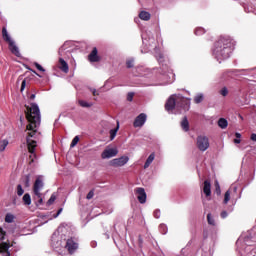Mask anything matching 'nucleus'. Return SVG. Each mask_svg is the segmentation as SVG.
I'll list each match as a JSON object with an SVG mask.
<instances>
[{
	"label": "nucleus",
	"instance_id": "nucleus-47",
	"mask_svg": "<svg viewBox=\"0 0 256 256\" xmlns=\"http://www.w3.org/2000/svg\"><path fill=\"white\" fill-rule=\"evenodd\" d=\"M60 213H63V208H60L56 214H54V219H57L59 217Z\"/></svg>",
	"mask_w": 256,
	"mask_h": 256
},
{
	"label": "nucleus",
	"instance_id": "nucleus-20",
	"mask_svg": "<svg viewBox=\"0 0 256 256\" xmlns=\"http://www.w3.org/2000/svg\"><path fill=\"white\" fill-rule=\"evenodd\" d=\"M153 161H155V153H152L148 156L145 164H144V169H149L151 163H153Z\"/></svg>",
	"mask_w": 256,
	"mask_h": 256
},
{
	"label": "nucleus",
	"instance_id": "nucleus-6",
	"mask_svg": "<svg viewBox=\"0 0 256 256\" xmlns=\"http://www.w3.org/2000/svg\"><path fill=\"white\" fill-rule=\"evenodd\" d=\"M2 38L3 40L8 43L9 50L13 55L16 57H21V52H19V47H17V44H15V40L11 38V35H9V32H7V28H2Z\"/></svg>",
	"mask_w": 256,
	"mask_h": 256
},
{
	"label": "nucleus",
	"instance_id": "nucleus-3",
	"mask_svg": "<svg viewBox=\"0 0 256 256\" xmlns=\"http://www.w3.org/2000/svg\"><path fill=\"white\" fill-rule=\"evenodd\" d=\"M191 108V99L182 95H172L168 98L165 109L168 113H185Z\"/></svg>",
	"mask_w": 256,
	"mask_h": 256
},
{
	"label": "nucleus",
	"instance_id": "nucleus-23",
	"mask_svg": "<svg viewBox=\"0 0 256 256\" xmlns=\"http://www.w3.org/2000/svg\"><path fill=\"white\" fill-rule=\"evenodd\" d=\"M181 128L183 129V131H189V120H187V117H184L181 121Z\"/></svg>",
	"mask_w": 256,
	"mask_h": 256
},
{
	"label": "nucleus",
	"instance_id": "nucleus-28",
	"mask_svg": "<svg viewBox=\"0 0 256 256\" xmlns=\"http://www.w3.org/2000/svg\"><path fill=\"white\" fill-rule=\"evenodd\" d=\"M204 96L203 93H199L194 97V103L199 104L203 101Z\"/></svg>",
	"mask_w": 256,
	"mask_h": 256
},
{
	"label": "nucleus",
	"instance_id": "nucleus-8",
	"mask_svg": "<svg viewBox=\"0 0 256 256\" xmlns=\"http://www.w3.org/2000/svg\"><path fill=\"white\" fill-rule=\"evenodd\" d=\"M51 241L52 248L57 253H61V249H65V239L63 240V237L57 235V233L52 235Z\"/></svg>",
	"mask_w": 256,
	"mask_h": 256
},
{
	"label": "nucleus",
	"instance_id": "nucleus-40",
	"mask_svg": "<svg viewBox=\"0 0 256 256\" xmlns=\"http://www.w3.org/2000/svg\"><path fill=\"white\" fill-rule=\"evenodd\" d=\"M34 65L36 69H38V71H42V73H45V70L43 69V66H41V64L35 62Z\"/></svg>",
	"mask_w": 256,
	"mask_h": 256
},
{
	"label": "nucleus",
	"instance_id": "nucleus-14",
	"mask_svg": "<svg viewBox=\"0 0 256 256\" xmlns=\"http://www.w3.org/2000/svg\"><path fill=\"white\" fill-rule=\"evenodd\" d=\"M136 195L139 203L143 204L147 202V193H145L144 188H137Z\"/></svg>",
	"mask_w": 256,
	"mask_h": 256
},
{
	"label": "nucleus",
	"instance_id": "nucleus-37",
	"mask_svg": "<svg viewBox=\"0 0 256 256\" xmlns=\"http://www.w3.org/2000/svg\"><path fill=\"white\" fill-rule=\"evenodd\" d=\"M250 239H253V237L249 236V235H246L244 237V243H245V245H247V247H251V243L249 242Z\"/></svg>",
	"mask_w": 256,
	"mask_h": 256
},
{
	"label": "nucleus",
	"instance_id": "nucleus-30",
	"mask_svg": "<svg viewBox=\"0 0 256 256\" xmlns=\"http://www.w3.org/2000/svg\"><path fill=\"white\" fill-rule=\"evenodd\" d=\"M159 231L162 235H167V231H168V228H167V225L165 224H160L159 226Z\"/></svg>",
	"mask_w": 256,
	"mask_h": 256
},
{
	"label": "nucleus",
	"instance_id": "nucleus-50",
	"mask_svg": "<svg viewBox=\"0 0 256 256\" xmlns=\"http://www.w3.org/2000/svg\"><path fill=\"white\" fill-rule=\"evenodd\" d=\"M251 141H256V134L252 133L250 136Z\"/></svg>",
	"mask_w": 256,
	"mask_h": 256
},
{
	"label": "nucleus",
	"instance_id": "nucleus-43",
	"mask_svg": "<svg viewBox=\"0 0 256 256\" xmlns=\"http://www.w3.org/2000/svg\"><path fill=\"white\" fill-rule=\"evenodd\" d=\"M5 231L3 230V228H0V241H3V239H5Z\"/></svg>",
	"mask_w": 256,
	"mask_h": 256
},
{
	"label": "nucleus",
	"instance_id": "nucleus-56",
	"mask_svg": "<svg viewBox=\"0 0 256 256\" xmlns=\"http://www.w3.org/2000/svg\"><path fill=\"white\" fill-rule=\"evenodd\" d=\"M33 73H35V75H37L38 77H41V75H39L36 71H33Z\"/></svg>",
	"mask_w": 256,
	"mask_h": 256
},
{
	"label": "nucleus",
	"instance_id": "nucleus-11",
	"mask_svg": "<svg viewBox=\"0 0 256 256\" xmlns=\"http://www.w3.org/2000/svg\"><path fill=\"white\" fill-rule=\"evenodd\" d=\"M64 249H67L70 254H73L74 251H77V249H79V244H77V242H74L73 238H70L64 242Z\"/></svg>",
	"mask_w": 256,
	"mask_h": 256
},
{
	"label": "nucleus",
	"instance_id": "nucleus-55",
	"mask_svg": "<svg viewBox=\"0 0 256 256\" xmlns=\"http://www.w3.org/2000/svg\"><path fill=\"white\" fill-rule=\"evenodd\" d=\"M89 91H90L91 93H93V91H97V89H95V88H89Z\"/></svg>",
	"mask_w": 256,
	"mask_h": 256
},
{
	"label": "nucleus",
	"instance_id": "nucleus-33",
	"mask_svg": "<svg viewBox=\"0 0 256 256\" xmlns=\"http://www.w3.org/2000/svg\"><path fill=\"white\" fill-rule=\"evenodd\" d=\"M194 33H195V35H204L205 29L201 28V27H198V28L195 29Z\"/></svg>",
	"mask_w": 256,
	"mask_h": 256
},
{
	"label": "nucleus",
	"instance_id": "nucleus-52",
	"mask_svg": "<svg viewBox=\"0 0 256 256\" xmlns=\"http://www.w3.org/2000/svg\"><path fill=\"white\" fill-rule=\"evenodd\" d=\"M91 247H92L93 249H95V247H97V242H96V241H92V242H91Z\"/></svg>",
	"mask_w": 256,
	"mask_h": 256
},
{
	"label": "nucleus",
	"instance_id": "nucleus-10",
	"mask_svg": "<svg viewBox=\"0 0 256 256\" xmlns=\"http://www.w3.org/2000/svg\"><path fill=\"white\" fill-rule=\"evenodd\" d=\"M127 163H129L128 156H122L110 161L111 167H124V165H127Z\"/></svg>",
	"mask_w": 256,
	"mask_h": 256
},
{
	"label": "nucleus",
	"instance_id": "nucleus-19",
	"mask_svg": "<svg viewBox=\"0 0 256 256\" xmlns=\"http://www.w3.org/2000/svg\"><path fill=\"white\" fill-rule=\"evenodd\" d=\"M0 251L3 253V256H11V252H9V244L7 243L0 244Z\"/></svg>",
	"mask_w": 256,
	"mask_h": 256
},
{
	"label": "nucleus",
	"instance_id": "nucleus-39",
	"mask_svg": "<svg viewBox=\"0 0 256 256\" xmlns=\"http://www.w3.org/2000/svg\"><path fill=\"white\" fill-rule=\"evenodd\" d=\"M55 199H57V196H55V194H52L49 200L47 201V205H53V203H55Z\"/></svg>",
	"mask_w": 256,
	"mask_h": 256
},
{
	"label": "nucleus",
	"instance_id": "nucleus-58",
	"mask_svg": "<svg viewBox=\"0 0 256 256\" xmlns=\"http://www.w3.org/2000/svg\"><path fill=\"white\" fill-rule=\"evenodd\" d=\"M240 241H241V238H239V239H238V241H237V245H239Z\"/></svg>",
	"mask_w": 256,
	"mask_h": 256
},
{
	"label": "nucleus",
	"instance_id": "nucleus-53",
	"mask_svg": "<svg viewBox=\"0 0 256 256\" xmlns=\"http://www.w3.org/2000/svg\"><path fill=\"white\" fill-rule=\"evenodd\" d=\"M235 137H236V139H241V133L236 132V133H235Z\"/></svg>",
	"mask_w": 256,
	"mask_h": 256
},
{
	"label": "nucleus",
	"instance_id": "nucleus-35",
	"mask_svg": "<svg viewBox=\"0 0 256 256\" xmlns=\"http://www.w3.org/2000/svg\"><path fill=\"white\" fill-rule=\"evenodd\" d=\"M220 95H222V97H227V95H229V90L227 87H224L220 90Z\"/></svg>",
	"mask_w": 256,
	"mask_h": 256
},
{
	"label": "nucleus",
	"instance_id": "nucleus-15",
	"mask_svg": "<svg viewBox=\"0 0 256 256\" xmlns=\"http://www.w3.org/2000/svg\"><path fill=\"white\" fill-rule=\"evenodd\" d=\"M88 59L91 63H97L99 61V55H97V48H93L88 56Z\"/></svg>",
	"mask_w": 256,
	"mask_h": 256
},
{
	"label": "nucleus",
	"instance_id": "nucleus-5",
	"mask_svg": "<svg viewBox=\"0 0 256 256\" xmlns=\"http://www.w3.org/2000/svg\"><path fill=\"white\" fill-rule=\"evenodd\" d=\"M218 231L219 230L217 228H209V229L204 230L203 237L206 241H207V239H210L211 244H210L209 248L205 247V245L203 246L202 250L208 251V253L203 254V256H213V253H215V243H217Z\"/></svg>",
	"mask_w": 256,
	"mask_h": 256
},
{
	"label": "nucleus",
	"instance_id": "nucleus-36",
	"mask_svg": "<svg viewBox=\"0 0 256 256\" xmlns=\"http://www.w3.org/2000/svg\"><path fill=\"white\" fill-rule=\"evenodd\" d=\"M23 193H25V190H23V186H21V184H19V185L17 186V195H18L19 197H21V195H23Z\"/></svg>",
	"mask_w": 256,
	"mask_h": 256
},
{
	"label": "nucleus",
	"instance_id": "nucleus-44",
	"mask_svg": "<svg viewBox=\"0 0 256 256\" xmlns=\"http://www.w3.org/2000/svg\"><path fill=\"white\" fill-rule=\"evenodd\" d=\"M26 85H27V81H26V80H23V81H22V84H21V89H20V91H25Z\"/></svg>",
	"mask_w": 256,
	"mask_h": 256
},
{
	"label": "nucleus",
	"instance_id": "nucleus-51",
	"mask_svg": "<svg viewBox=\"0 0 256 256\" xmlns=\"http://www.w3.org/2000/svg\"><path fill=\"white\" fill-rule=\"evenodd\" d=\"M234 143H235L236 145H239V143H241V138H236V139H234Z\"/></svg>",
	"mask_w": 256,
	"mask_h": 256
},
{
	"label": "nucleus",
	"instance_id": "nucleus-16",
	"mask_svg": "<svg viewBox=\"0 0 256 256\" xmlns=\"http://www.w3.org/2000/svg\"><path fill=\"white\" fill-rule=\"evenodd\" d=\"M59 69H61L63 73H69V64H67L63 58H59Z\"/></svg>",
	"mask_w": 256,
	"mask_h": 256
},
{
	"label": "nucleus",
	"instance_id": "nucleus-38",
	"mask_svg": "<svg viewBox=\"0 0 256 256\" xmlns=\"http://www.w3.org/2000/svg\"><path fill=\"white\" fill-rule=\"evenodd\" d=\"M79 143V136H75L70 144V147L73 148Z\"/></svg>",
	"mask_w": 256,
	"mask_h": 256
},
{
	"label": "nucleus",
	"instance_id": "nucleus-21",
	"mask_svg": "<svg viewBox=\"0 0 256 256\" xmlns=\"http://www.w3.org/2000/svg\"><path fill=\"white\" fill-rule=\"evenodd\" d=\"M207 222H208V225L212 226V229H217V227H215L217 223L215 222V218L211 213L207 214Z\"/></svg>",
	"mask_w": 256,
	"mask_h": 256
},
{
	"label": "nucleus",
	"instance_id": "nucleus-32",
	"mask_svg": "<svg viewBox=\"0 0 256 256\" xmlns=\"http://www.w3.org/2000/svg\"><path fill=\"white\" fill-rule=\"evenodd\" d=\"M15 219V216H13V214H7L6 217H5V222L6 223H13Z\"/></svg>",
	"mask_w": 256,
	"mask_h": 256
},
{
	"label": "nucleus",
	"instance_id": "nucleus-1",
	"mask_svg": "<svg viewBox=\"0 0 256 256\" xmlns=\"http://www.w3.org/2000/svg\"><path fill=\"white\" fill-rule=\"evenodd\" d=\"M26 119L29 123L27 125L28 136L26 138V143L30 159L33 163L37 157L35 154L37 139H39V136L41 135V133L37 131V129H39V125H41V111L39 110V105L32 103L31 107L27 108Z\"/></svg>",
	"mask_w": 256,
	"mask_h": 256
},
{
	"label": "nucleus",
	"instance_id": "nucleus-7",
	"mask_svg": "<svg viewBox=\"0 0 256 256\" xmlns=\"http://www.w3.org/2000/svg\"><path fill=\"white\" fill-rule=\"evenodd\" d=\"M44 183H43V180L41 179V177H38L36 180H35V183H34V186H33V193L35 195V197H37L38 199V203L41 205L43 204V194H41V190L43 189L44 187Z\"/></svg>",
	"mask_w": 256,
	"mask_h": 256
},
{
	"label": "nucleus",
	"instance_id": "nucleus-9",
	"mask_svg": "<svg viewBox=\"0 0 256 256\" xmlns=\"http://www.w3.org/2000/svg\"><path fill=\"white\" fill-rule=\"evenodd\" d=\"M196 145L199 151H207L209 149V138L205 136H198Z\"/></svg>",
	"mask_w": 256,
	"mask_h": 256
},
{
	"label": "nucleus",
	"instance_id": "nucleus-59",
	"mask_svg": "<svg viewBox=\"0 0 256 256\" xmlns=\"http://www.w3.org/2000/svg\"><path fill=\"white\" fill-rule=\"evenodd\" d=\"M34 97H35V94H32V95H31V99H33Z\"/></svg>",
	"mask_w": 256,
	"mask_h": 256
},
{
	"label": "nucleus",
	"instance_id": "nucleus-18",
	"mask_svg": "<svg viewBox=\"0 0 256 256\" xmlns=\"http://www.w3.org/2000/svg\"><path fill=\"white\" fill-rule=\"evenodd\" d=\"M138 17L139 19H141V21H149L151 19V13H149L148 11L142 10L140 11Z\"/></svg>",
	"mask_w": 256,
	"mask_h": 256
},
{
	"label": "nucleus",
	"instance_id": "nucleus-45",
	"mask_svg": "<svg viewBox=\"0 0 256 256\" xmlns=\"http://www.w3.org/2000/svg\"><path fill=\"white\" fill-rule=\"evenodd\" d=\"M134 95H135V94H134L133 92L128 93L127 100H128V101H133Z\"/></svg>",
	"mask_w": 256,
	"mask_h": 256
},
{
	"label": "nucleus",
	"instance_id": "nucleus-31",
	"mask_svg": "<svg viewBox=\"0 0 256 256\" xmlns=\"http://www.w3.org/2000/svg\"><path fill=\"white\" fill-rule=\"evenodd\" d=\"M78 103H79L80 107H93L92 103H88L85 100H79Z\"/></svg>",
	"mask_w": 256,
	"mask_h": 256
},
{
	"label": "nucleus",
	"instance_id": "nucleus-27",
	"mask_svg": "<svg viewBox=\"0 0 256 256\" xmlns=\"http://www.w3.org/2000/svg\"><path fill=\"white\" fill-rule=\"evenodd\" d=\"M67 50V43L63 44L59 50H58V54L60 55V57H64L65 56V51Z\"/></svg>",
	"mask_w": 256,
	"mask_h": 256
},
{
	"label": "nucleus",
	"instance_id": "nucleus-49",
	"mask_svg": "<svg viewBox=\"0 0 256 256\" xmlns=\"http://www.w3.org/2000/svg\"><path fill=\"white\" fill-rule=\"evenodd\" d=\"M92 94L94 97H99V91L97 90H93Z\"/></svg>",
	"mask_w": 256,
	"mask_h": 256
},
{
	"label": "nucleus",
	"instance_id": "nucleus-60",
	"mask_svg": "<svg viewBox=\"0 0 256 256\" xmlns=\"http://www.w3.org/2000/svg\"><path fill=\"white\" fill-rule=\"evenodd\" d=\"M234 191H237V187L234 188Z\"/></svg>",
	"mask_w": 256,
	"mask_h": 256
},
{
	"label": "nucleus",
	"instance_id": "nucleus-12",
	"mask_svg": "<svg viewBox=\"0 0 256 256\" xmlns=\"http://www.w3.org/2000/svg\"><path fill=\"white\" fill-rule=\"evenodd\" d=\"M118 153H119V150H117V148H106L102 152L101 157L103 159H111L112 157H117Z\"/></svg>",
	"mask_w": 256,
	"mask_h": 256
},
{
	"label": "nucleus",
	"instance_id": "nucleus-24",
	"mask_svg": "<svg viewBox=\"0 0 256 256\" xmlns=\"http://www.w3.org/2000/svg\"><path fill=\"white\" fill-rule=\"evenodd\" d=\"M117 131H119V122H117V127L110 130V140L113 141L117 137Z\"/></svg>",
	"mask_w": 256,
	"mask_h": 256
},
{
	"label": "nucleus",
	"instance_id": "nucleus-17",
	"mask_svg": "<svg viewBox=\"0 0 256 256\" xmlns=\"http://www.w3.org/2000/svg\"><path fill=\"white\" fill-rule=\"evenodd\" d=\"M203 193L206 195V197L211 196V182L208 180L204 181Z\"/></svg>",
	"mask_w": 256,
	"mask_h": 256
},
{
	"label": "nucleus",
	"instance_id": "nucleus-29",
	"mask_svg": "<svg viewBox=\"0 0 256 256\" xmlns=\"http://www.w3.org/2000/svg\"><path fill=\"white\" fill-rule=\"evenodd\" d=\"M23 202L25 203V205L31 204V195H29V193L24 194Z\"/></svg>",
	"mask_w": 256,
	"mask_h": 256
},
{
	"label": "nucleus",
	"instance_id": "nucleus-54",
	"mask_svg": "<svg viewBox=\"0 0 256 256\" xmlns=\"http://www.w3.org/2000/svg\"><path fill=\"white\" fill-rule=\"evenodd\" d=\"M25 186H26V187H29V176L26 177Z\"/></svg>",
	"mask_w": 256,
	"mask_h": 256
},
{
	"label": "nucleus",
	"instance_id": "nucleus-26",
	"mask_svg": "<svg viewBox=\"0 0 256 256\" xmlns=\"http://www.w3.org/2000/svg\"><path fill=\"white\" fill-rule=\"evenodd\" d=\"M229 201H231V190L226 191V193L224 194V200H223L224 205H227Z\"/></svg>",
	"mask_w": 256,
	"mask_h": 256
},
{
	"label": "nucleus",
	"instance_id": "nucleus-41",
	"mask_svg": "<svg viewBox=\"0 0 256 256\" xmlns=\"http://www.w3.org/2000/svg\"><path fill=\"white\" fill-rule=\"evenodd\" d=\"M215 187H216V194L221 195V186H219V182L216 181Z\"/></svg>",
	"mask_w": 256,
	"mask_h": 256
},
{
	"label": "nucleus",
	"instance_id": "nucleus-22",
	"mask_svg": "<svg viewBox=\"0 0 256 256\" xmlns=\"http://www.w3.org/2000/svg\"><path fill=\"white\" fill-rule=\"evenodd\" d=\"M228 125H229V122H227V119L220 118L218 120V127H220V129H227Z\"/></svg>",
	"mask_w": 256,
	"mask_h": 256
},
{
	"label": "nucleus",
	"instance_id": "nucleus-13",
	"mask_svg": "<svg viewBox=\"0 0 256 256\" xmlns=\"http://www.w3.org/2000/svg\"><path fill=\"white\" fill-rule=\"evenodd\" d=\"M146 122H147V114L141 113L135 118L133 125L134 127H143Z\"/></svg>",
	"mask_w": 256,
	"mask_h": 256
},
{
	"label": "nucleus",
	"instance_id": "nucleus-25",
	"mask_svg": "<svg viewBox=\"0 0 256 256\" xmlns=\"http://www.w3.org/2000/svg\"><path fill=\"white\" fill-rule=\"evenodd\" d=\"M7 145H9V140L4 139L0 141V152L3 153L5 149H7Z\"/></svg>",
	"mask_w": 256,
	"mask_h": 256
},
{
	"label": "nucleus",
	"instance_id": "nucleus-2",
	"mask_svg": "<svg viewBox=\"0 0 256 256\" xmlns=\"http://www.w3.org/2000/svg\"><path fill=\"white\" fill-rule=\"evenodd\" d=\"M234 47L235 43L231 37L221 36L212 48V55L219 63H221V61H225V59L231 57Z\"/></svg>",
	"mask_w": 256,
	"mask_h": 256
},
{
	"label": "nucleus",
	"instance_id": "nucleus-34",
	"mask_svg": "<svg viewBox=\"0 0 256 256\" xmlns=\"http://www.w3.org/2000/svg\"><path fill=\"white\" fill-rule=\"evenodd\" d=\"M134 63H135V60H134L133 58L128 59V60L126 61V67H127L128 69H131V67H133Z\"/></svg>",
	"mask_w": 256,
	"mask_h": 256
},
{
	"label": "nucleus",
	"instance_id": "nucleus-57",
	"mask_svg": "<svg viewBox=\"0 0 256 256\" xmlns=\"http://www.w3.org/2000/svg\"><path fill=\"white\" fill-rule=\"evenodd\" d=\"M138 3H140V5H143V1L142 0H138Z\"/></svg>",
	"mask_w": 256,
	"mask_h": 256
},
{
	"label": "nucleus",
	"instance_id": "nucleus-4",
	"mask_svg": "<svg viewBox=\"0 0 256 256\" xmlns=\"http://www.w3.org/2000/svg\"><path fill=\"white\" fill-rule=\"evenodd\" d=\"M142 43L144 49H142V53H149V51H154L155 57L162 67H165V55L159 51V48L155 46V37H153V33L151 31L142 32Z\"/></svg>",
	"mask_w": 256,
	"mask_h": 256
},
{
	"label": "nucleus",
	"instance_id": "nucleus-46",
	"mask_svg": "<svg viewBox=\"0 0 256 256\" xmlns=\"http://www.w3.org/2000/svg\"><path fill=\"white\" fill-rule=\"evenodd\" d=\"M93 195H95V193L93 191H90L87 196L86 199H93Z\"/></svg>",
	"mask_w": 256,
	"mask_h": 256
},
{
	"label": "nucleus",
	"instance_id": "nucleus-62",
	"mask_svg": "<svg viewBox=\"0 0 256 256\" xmlns=\"http://www.w3.org/2000/svg\"><path fill=\"white\" fill-rule=\"evenodd\" d=\"M246 251H249V248H247Z\"/></svg>",
	"mask_w": 256,
	"mask_h": 256
},
{
	"label": "nucleus",
	"instance_id": "nucleus-61",
	"mask_svg": "<svg viewBox=\"0 0 256 256\" xmlns=\"http://www.w3.org/2000/svg\"><path fill=\"white\" fill-rule=\"evenodd\" d=\"M106 237H107V239H109V235H107Z\"/></svg>",
	"mask_w": 256,
	"mask_h": 256
},
{
	"label": "nucleus",
	"instance_id": "nucleus-42",
	"mask_svg": "<svg viewBox=\"0 0 256 256\" xmlns=\"http://www.w3.org/2000/svg\"><path fill=\"white\" fill-rule=\"evenodd\" d=\"M155 219H159L161 217V210L157 209L154 211Z\"/></svg>",
	"mask_w": 256,
	"mask_h": 256
},
{
	"label": "nucleus",
	"instance_id": "nucleus-48",
	"mask_svg": "<svg viewBox=\"0 0 256 256\" xmlns=\"http://www.w3.org/2000/svg\"><path fill=\"white\" fill-rule=\"evenodd\" d=\"M227 215H228L227 211H222L221 214H220L222 219H226Z\"/></svg>",
	"mask_w": 256,
	"mask_h": 256
}]
</instances>
